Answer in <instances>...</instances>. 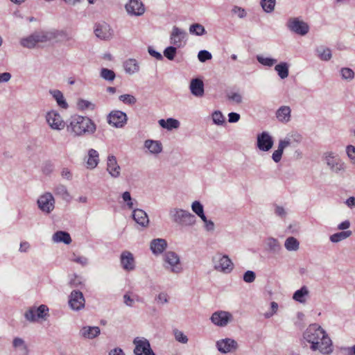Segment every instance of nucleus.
Returning a JSON list of instances; mask_svg holds the SVG:
<instances>
[{
  "label": "nucleus",
  "instance_id": "9b49d317",
  "mask_svg": "<svg viewBox=\"0 0 355 355\" xmlns=\"http://www.w3.org/2000/svg\"><path fill=\"white\" fill-rule=\"evenodd\" d=\"M46 121L51 128L55 130H61L64 129L65 126L62 118L60 114L55 110H51L46 113Z\"/></svg>",
  "mask_w": 355,
  "mask_h": 355
},
{
  "label": "nucleus",
  "instance_id": "79ce46f5",
  "mask_svg": "<svg viewBox=\"0 0 355 355\" xmlns=\"http://www.w3.org/2000/svg\"><path fill=\"white\" fill-rule=\"evenodd\" d=\"M340 73L343 80L351 81L354 78V71L348 67H343L340 69Z\"/></svg>",
  "mask_w": 355,
  "mask_h": 355
},
{
  "label": "nucleus",
  "instance_id": "1a4fd4ad",
  "mask_svg": "<svg viewBox=\"0 0 355 355\" xmlns=\"http://www.w3.org/2000/svg\"><path fill=\"white\" fill-rule=\"evenodd\" d=\"M210 320L216 326L224 327L233 320V315L228 311H217L212 313Z\"/></svg>",
  "mask_w": 355,
  "mask_h": 355
},
{
  "label": "nucleus",
  "instance_id": "69168bd1",
  "mask_svg": "<svg viewBox=\"0 0 355 355\" xmlns=\"http://www.w3.org/2000/svg\"><path fill=\"white\" fill-rule=\"evenodd\" d=\"M232 12L234 15H236L239 18H243L246 16L245 10L241 7L234 6L232 8Z\"/></svg>",
  "mask_w": 355,
  "mask_h": 355
},
{
  "label": "nucleus",
  "instance_id": "c85d7f7f",
  "mask_svg": "<svg viewBox=\"0 0 355 355\" xmlns=\"http://www.w3.org/2000/svg\"><path fill=\"white\" fill-rule=\"evenodd\" d=\"M144 146L149 150L150 153L153 155L159 154L163 149L162 144L159 141L153 139L146 140Z\"/></svg>",
  "mask_w": 355,
  "mask_h": 355
},
{
  "label": "nucleus",
  "instance_id": "4d7b16f0",
  "mask_svg": "<svg viewBox=\"0 0 355 355\" xmlns=\"http://www.w3.org/2000/svg\"><path fill=\"white\" fill-rule=\"evenodd\" d=\"M176 54V47L168 46L164 51V55L169 60H173Z\"/></svg>",
  "mask_w": 355,
  "mask_h": 355
},
{
  "label": "nucleus",
  "instance_id": "b1692460",
  "mask_svg": "<svg viewBox=\"0 0 355 355\" xmlns=\"http://www.w3.org/2000/svg\"><path fill=\"white\" fill-rule=\"evenodd\" d=\"M189 89L191 94L196 97H202L204 95V84L199 78L191 80Z\"/></svg>",
  "mask_w": 355,
  "mask_h": 355
},
{
  "label": "nucleus",
  "instance_id": "680f3d73",
  "mask_svg": "<svg viewBox=\"0 0 355 355\" xmlns=\"http://www.w3.org/2000/svg\"><path fill=\"white\" fill-rule=\"evenodd\" d=\"M201 219L204 222L205 230L207 232H214L215 229L214 222L211 220H208L205 216L202 217Z\"/></svg>",
  "mask_w": 355,
  "mask_h": 355
},
{
  "label": "nucleus",
  "instance_id": "7ed1b4c3",
  "mask_svg": "<svg viewBox=\"0 0 355 355\" xmlns=\"http://www.w3.org/2000/svg\"><path fill=\"white\" fill-rule=\"evenodd\" d=\"M168 216L171 220L180 226L190 227L196 224V216L188 210L178 207H173L169 209Z\"/></svg>",
  "mask_w": 355,
  "mask_h": 355
},
{
  "label": "nucleus",
  "instance_id": "de8ad7c7",
  "mask_svg": "<svg viewBox=\"0 0 355 355\" xmlns=\"http://www.w3.org/2000/svg\"><path fill=\"white\" fill-rule=\"evenodd\" d=\"M189 32L196 35H202L205 33V30L203 26L200 24H192L189 28Z\"/></svg>",
  "mask_w": 355,
  "mask_h": 355
},
{
  "label": "nucleus",
  "instance_id": "2eb2a0df",
  "mask_svg": "<svg viewBox=\"0 0 355 355\" xmlns=\"http://www.w3.org/2000/svg\"><path fill=\"white\" fill-rule=\"evenodd\" d=\"M273 139L267 132H263L257 135V146L261 151H268L273 146Z\"/></svg>",
  "mask_w": 355,
  "mask_h": 355
},
{
  "label": "nucleus",
  "instance_id": "bb28decb",
  "mask_svg": "<svg viewBox=\"0 0 355 355\" xmlns=\"http://www.w3.org/2000/svg\"><path fill=\"white\" fill-rule=\"evenodd\" d=\"M302 141V136L298 133H294L291 135H288L283 139L279 141L278 146L282 149L284 150L288 146H291L293 142L296 144L300 143Z\"/></svg>",
  "mask_w": 355,
  "mask_h": 355
},
{
  "label": "nucleus",
  "instance_id": "72a5a7b5",
  "mask_svg": "<svg viewBox=\"0 0 355 355\" xmlns=\"http://www.w3.org/2000/svg\"><path fill=\"white\" fill-rule=\"evenodd\" d=\"M309 295V291L306 286H303L300 289L297 290L293 295V299L300 303H305L306 297Z\"/></svg>",
  "mask_w": 355,
  "mask_h": 355
},
{
  "label": "nucleus",
  "instance_id": "a211bd4d",
  "mask_svg": "<svg viewBox=\"0 0 355 355\" xmlns=\"http://www.w3.org/2000/svg\"><path fill=\"white\" fill-rule=\"evenodd\" d=\"M216 347L220 352L226 354L236 350L238 344L236 340L227 338L218 340Z\"/></svg>",
  "mask_w": 355,
  "mask_h": 355
},
{
  "label": "nucleus",
  "instance_id": "a19ab883",
  "mask_svg": "<svg viewBox=\"0 0 355 355\" xmlns=\"http://www.w3.org/2000/svg\"><path fill=\"white\" fill-rule=\"evenodd\" d=\"M20 44L28 49H33L37 45L33 34L28 37L21 38L20 40Z\"/></svg>",
  "mask_w": 355,
  "mask_h": 355
},
{
  "label": "nucleus",
  "instance_id": "e433bc0d",
  "mask_svg": "<svg viewBox=\"0 0 355 355\" xmlns=\"http://www.w3.org/2000/svg\"><path fill=\"white\" fill-rule=\"evenodd\" d=\"M289 65L287 62H280L278 64H276L275 67V70L277 71L278 76L282 79H285L288 76L289 74Z\"/></svg>",
  "mask_w": 355,
  "mask_h": 355
},
{
  "label": "nucleus",
  "instance_id": "6e6d98bb",
  "mask_svg": "<svg viewBox=\"0 0 355 355\" xmlns=\"http://www.w3.org/2000/svg\"><path fill=\"white\" fill-rule=\"evenodd\" d=\"M211 53L208 51L202 50L198 52V58L201 62H205L207 60H211Z\"/></svg>",
  "mask_w": 355,
  "mask_h": 355
},
{
  "label": "nucleus",
  "instance_id": "a18cd8bd",
  "mask_svg": "<svg viewBox=\"0 0 355 355\" xmlns=\"http://www.w3.org/2000/svg\"><path fill=\"white\" fill-rule=\"evenodd\" d=\"M319 58L322 60L327 61L331 58V50L328 48L321 47L317 50Z\"/></svg>",
  "mask_w": 355,
  "mask_h": 355
},
{
  "label": "nucleus",
  "instance_id": "7c9ffc66",
  "mask_svg": "<svg viewBox=\"0 0 355 355\" xmlns=\"http://www.w3.org/2000/svg\"><path fill=\"white\" fill-rule=\"evenodd\" d=\"M50 94L55 100L58 105L62 108L67 109L68 107V103H67L62 92L58 89H51L49 91Z\"/></svg>",
  "mask_w": 355,
  "mask_h": 355
},
{
  "label": "nucleus",
  "instance_id": "603ef678",
  "mask_svg": "<svg viewBox=\"0 0 355 355\" xmlns=\"http://www.w3.org/2000/svg\"><path fill=\"white\" fill-rule=\"evenodd\" d=\"M227 98L237 104H240L243 101V96L239 92H230L227 95Z\"/></svg>",
  "mask_w": 355,
  "mask_h": 355
},
{
  "label": "nucleus",
  "instance_id": "a878e982",
  "mask_svg": "<svg viewBox=\"0 0 355 355\" xmlns=\"http://www.w3.org/2000/svg\"><path fill=\"white\" fill-rule=\"evenodd\" d=\"M36 44L44 43L55 38V33L53 31H36L33 33Z\"/></svg>",
  "mask_w": 355,
  "mask_h": 355
},
{
  "label": "nucleus",
  "instance_id": "6e6552de",
  "mask_svg": "<svg viewBox=\"0 0 355 355\" xmlns=\"http://www.w3.org/2000/svg\"><path fill=\"white\" fill-rule=\"evenodd\" d=\"M37 205L42 211L50 214L55 208L54 197L51 193L46 192L39 197Z\"/></svg>",
  "mask_w": 355,
  "mask_h": 355
},
{
  "label": "nucleus",
  "instance_id": "6ab92c4d",
  "mask_svg": "<svg viewBox=\"0 0 355 355\" xmlns=\"http://www.w3.org/2000/svg\"><path fill=\"white\" fill-rule=\"evenodd\" d=\"M120 263L123 269L126 271H132L135 268V257L130 251L125 250L121 252Z\"/></svg>",
  "mask_w": 355,
  "mask_h": 355
},
{
  "label": "nucleus",
  "instance_id": "e2e57ef3",
  "mask_svg": "<svg viewBox=\"0 0 355 355\" xmlns=\"http://www.w3.org/2000/svg\"><path fill=\"white\" fill-rule=\"evenodd\" d=\"M54 33H55V37H60L64 41H69L73 38L72 35L67 31H60Z\"/></svg>",
  "mask_w": 355,
  "mask_h": 355
},
{
  "label": "nucleus",
  "instance_id": "393cba45",
  "mask_svg": "<svg viewBox=\"0 0 355 355\" xmlns=\"http://www.w3.org/2000/svg\"><path fill=\"white\" fill-rule=\"evenodd\" d=\"M132 218L141 227H147L148 225V216L147 214L142 209H134L132 212Z\"/></svg>",
  "mask_w": 355,
  "mask_h": 355
},
{
  "label": "nucleus",
  "instance_id": "09e8293b",
  "mask_svg": "<svg viewBox=\"0 0 355 355\" xmlns=\"http://www.w3.org/2000/svg\"><path fill=\"white\" fill-rule=\"evenodd\" d=\"M119 98L123 103L129 105H135L137 102V98L131 94H122L119 96Z\"/></svg>",
  "mask_w": 355,
  "mask_h": 355
},
{
  "label": "nucleus",
  "instance_id": "c03bdc74",
  "mask_svg": "<svg viewBox=\"0 0 355 355\" xmlns=\"http://www.w3.org/2000/svg\"><path fill=\"white\" fill-rule=\"evenodd\" d=\"M100 75L102 78L107 81L114 80L116 76L115 73L112 70L107 68L101 69Z\"/></svg>",
  "mask_w": 355,
  "mask_h": 355
},
{
  "label": "nucleus",
  "instance_id": "20e7f679",
  "mask_svg": "<svg viewBox=\"0 0 355 355\" xmlns=\"http://www.w3.org/2000/svg\"><path fill=\"white\" fill-rule=\"evenodd\" d=\"M164 267L173 273L178 274L182 271L180 257L173 251L164 254Z\"/></svg>",
  "mask_w": 355,
  "mask_h": 355
},
{
  "label": "nucleus",
  "instance_id": "49530a36",
  "mask_svg": "<svg viewBox=\"0 0 355 355\" xmlns=\"http://www.w3.org/2000/svg\"><path fill=\"white\" fill-rule=\"evenodd\" d=\"M192 211L200 218L204 217V209L202 205L199 201H194L191 205Z\"/></svg>",
  "mask_w": 355,
  "mask_h": 355
},
{
  "label": "nucleus",
  "instance_id": "8fccbe9b",
  "mask_svg": "<svg viewBox=\"0 0 355 355\" xmlns=\"http://www.w3.org/2000/svg\"><path fill=\"white\" fill-rule=\"evenodd\" d=\"M174 336L175 340L182 344H187L188 343L187 336L181 331L178 329H175L173 331Z\"/></svg>",
  "mask_w": 355,
  "mask_h": 355
},
{
  "label": "nucleus",
  "instance_id": "4c0bfd02",
  "mask_svg": "<svg viewBox=\"0 0 355 355\" xmlns=\"http://www.w3.org/2000/svg\"><path fill=\"white\" fill-rule=\"evenodd\" d=\"M54 193L60 196L62 199L64 200H69L70 198L69 193L66 187V186L63 184H58L53 188Z\"/></svg>",
  "mask_w": 355,
  "mask_h": 355
},
{
  "label": "nucleus",
  "instance_id": "412c9836",
  "mask_svg": "<svg viewBox=\"0 0 355 355\" xmlns=\"http://www.w3.org/2000/svg\"><path fill=\"white\" fill-rule=\"evenodd\" d=\"M86 166L88 169H94L99 164V153L97 150L90 148L87 151V155L85 157Z\"/></svg>",
  "mask_w": 355,
  "mask_h": 355
},
{
  "label": "nucleus",
  "instance_id": "f257e3e1",
  "mask_svg": "<svg viewBox=\"0 0 355 355\" xmlns=\"http://www.w3.org/2000/svg\"><path fill=\"white\" fill-rule=\"evenodd\" d=\"M304 339L311 344L310 349L324 355L333 352V343L326 331L319 324H310L303 333Z\"/></svg>",
  "mask_w": 355,
  "mask_h": 355
},
{
  "label": "nucleus",
  "instance_id": "473e14b6",
  "mask_svg": "<svg viewBox=\"0 0 355 355\" xmlns=\"http://www.w3.org/2000/svg\"><path fill=\"white\" fill-rule=\"evenodd\" d=\"M159 125L168 130H171L173 129H178L180 127V121L177 119L173 118H168L166 120L160 119L158 121Z\"/></svg>",
  "mask_w": 355,
  "mask_h": 355
},
{
  "label": "nucleus",
  "instance_id": "ddd939ff",
  "mask_svg": "<svg viewBox=\"0 0 355 355\" xmlns=\"http://www.w3.org/2000/svg\"><path fill=\"white\" fill-rule=\"evenodd\" d=\"M85 300L82 292L73 291L69 297V306L73 311H80L85 307Z\"/></svg>",
  "mask_w": 355,
  "mask_h": 355
},
{
  "label": "nucleus",
  "instance_id": "4468645a",
  "mask_svg": "<svg viewBox=\"0 0 355 355\" xmlns=\"http://www.w3.org/2000/svg\"><path fill=\"white\" fill-rule=\"evenodd\" d=\"M288 28L293 32L300 35H305L309 32V26L298 18H291L287 22Z\"/></svg>",
  "mask_w": 355,
  "mask_h": 355
},
{
  "label": "nucleus",
  "instance_id": "3c124183",
  "mask_svg": "<svg viewBox=\"0 0 355 355\" xmlns=\"http://www.w3.org/2000/svg\"><path fill=\"white\" fill-rule=\"evenodd\" d=\"M78 107L81 110H93L95 108V105L92 103V102L84 100V99H80L78 100L77 103Z\"/></svg>",
  "mask_w": 355,
  "mask_h": 355
},
{
  "label": "nucleus",
  "instance_id": "dca6fc26",
  "mask_svg": "<svg viewBox=\"0 0 355 355\" xmlns=\"http://www.w3.org/2000/svg\"><path fill=\"white\" fill-rule=\"evenodd\" d=\"M113 33V30L111 28L110 26L105 22L96 24L94 29L96 36L104 40L112 38Z\"/></svg>",
  "mask_w": 355,
  "mask_h": 355
},
{
  "label": "nucleus",
  "instance_id": "0e129e2a",
  "mask_svg": "<svg viewBox=\"0 0 355 355\" xmlns=\"http://www.w3.org/2000/svg\"><path fill=\"white\" fill-rule=\"evenodd\" d=\"M346 153L349 159L355 162V146L353 145L347 146Z\"/></svg>",
  "mask_w": 355,
  "mask_h": 355
},
{
  "label": "nucleus",
  "instance_id": "bf43d9fd",
  "mask_svg": "<svg viewBox=\"0 0 355 355\" xmlns=\"http://www.w3.org/2000/svg\"><path fill=\"white\" fill-rule=\"evenodd\" d=\"M255 272L252 270L246 271L243 275V281L246 283H252L255 280Z\"/></svg>",
  "mask_w": 355,
  "mask_h": 355
},
{
  "label": "nucleus",
  "instance_id": "2f4dec72",
  "mask_svg": "<svg viewBox=\"0 0 355 355\" xmlns=\"http://www.w3.org/2000/svg\"><path fill=\"white\" fill-rule=\"evenodd\" d=\"M52 240L55 243H64V244H70L71 239L70 234L64 231L56 232L52 237Z\"/></svg>",
  "mask_w": 355,
  "mask_h": 355
},
{
  "label": "nucleus",
  "instance_id": "ea45409f",
  "mask_svg": "<svg viewBox=\"0 0 355 355\" xmlns=\"http://www.w3.org/2000/svg\"><path fill=\"white\" fill-rule=\"evenodd\" d=\"M284 246L288 251H297L300 248V243L295 237L289 236L286 239Z\"/></svg>",
  "mask_w": 355,
  "mask_h": 355
},
{
  "label": "nucleus",
  "instance_id": "58836bf2",
  "mask_svg": "<svg viewBox=\"0 0 355 355\" xmlns=\"http://www.w3.org/2000/svg\"><path fill=\"white\" fill-rule=\"evenodd\" d=\"M352 234L350 230L343 231L331 235L329 239L332 243H338L349 238Z\"/></svg>",
  "mask_w": 355,
  "mask_h": 355
},
{
  "label": "nucleus",
  "instance_id": "864d4df0",
  "mask_svg": "<svg viewBox=\"0 0 355 355\" xmlns=\"http://www.w3.org/2000/svg\"><path fill=\"white\" fill-rule=\"evenodd\" d=\"M212 119L216 125H223L225 121L224 116L220 111H215L212 114Z\"/></svg>",
  "mask_w": 355,
  "mask_h": 355
},
{
  "label": "nucleus",
  "instance_id": "5fc2aeb1",
  "mask_svg": "<svg viewBox=\"0 0 355 355\" xmlns=\"http://www.w3.org/2000/svg\"><path fill=\"white\" fill-rule=\"evenodd\" d=\"M275 2L276 1H260V4L265 12H271L275 8Z\"/></svg>",
  "mask_w": 355,
  "mask_h": 355
},
{
  "label": "nucleus",
  "instance_id": "338daca9",
  "mask_svg": "<svg viewBox=\"0 0 355 355\" xmlns=\"http://www.w3.org/2000/svg\"><path fill=\"white\" fill-rule=\"evenodd\" d=\"M83 284L82 278L77 275H74L73 278L71 279L69 282V284L71 287H78Z\"/></svg>",
  "mask_w": 355,
  "mask_h": 355
},
{
  "label": "nucleus",
  "instance_id": "9d476101",
  "mask_svg": "<svg viewBox=\"0 0 355 355\" xmlns=\"http://www.w3.org/2000/svg\"><path fill=\"white\" fill-rule=\"evenodd\" d=\"M133 344L135 345L134 349L135 355H155L146 338L137 337L134 339Z\"/></svg>",
  "mask_w": 355,
  "mask_h": 355
},
{
  "label": "nucleus",
  "instance_id": "cd10ccee",
  "mask_svg": "<svg viewBox=\"0 0 355 355\" xmlns=\"http://www.w3.org/2000/svg\"><path fill=\"white\" fill-rule=\"evenodd\" d=\"M167 247V242L163 239H155L150 242V249L153 254H159Z\"/></svg>",
  "mask_w": 355,
  "mask_h": 355
},
{
  "label": "nucleus",
  "instance_id": "13d9d810",
  "mask_svg": "<svg viewBox=\"0 0 355 355\" xmlns=\"http://www.w3.org/2000/svg\"><path fill=\"white\" fill-rule=\"evenodd\" d=\"M71 261L80 264L83 266H85L88 263V259L85 257L77 256L73 254Z\"/></svg>",
  "mask_w": 355,
  "mask_h": 355
},
{
  "label": "nucleus",
  "instance_id": "c756f323",
  "mask_svg": "<svg viewBox=\"0 0 355 355\" xmlns=\"http://www.w3.org/2000/svg\"><path fill=\"white\" fill-rule=\"evenodd\" d=\"M100 328L98 327H84L80 331L82 337L92 339L100 334Z\"/></svg>",
  "mask_w": 355,
  "mask_h": 355
},
{
  "label": "nucleus",
  "instance_id": "37998d69",
  "mask_svg": "<svg viewBox=\"0 0 355 355\" xmlns=\"http://www.w3.org/2000/svg\"><path fill=\"white\" fill-rule=\"evenodd\" d=\"M257 61L262 65L272 67L277 63V60L271 58H266L261 55L257 56Z\"/></svg>",
  "mask_w": 355,
  "mask_h": 355
},
{
  "label": "nucleus",
  "instance_id": "f03ea898",
  "mask_svg": "<svg viewBox=\"0 0 355 355\" xmlns=\"http://www.w3.org/2000/svg\"><path fill=\"white\" fill-rule=\"evenodd\" d=\"M96 129L95 123L89 118L81 116L72 118L67 128V131L75 136L93 134Z\"/></svg>",
  "mask_w": 355,
  "mask_h": 355
},
{
  "label": "nucleus",
  "instance_id": "f3484780",
  "mask_svg": "<svg viewBox=\"0 0 355 355\" xmlns=\"http://www.w3.org/2000/svg\"><path fill=\"white\" fill-rule=\"evenodd\" d=\"M106 170L112 178H118L120 177L121 168L114 155H109L107 156Z\"/></svg>",
  "mask_w": 355,
  "mask_h": 355
},
{
  "label": "nucleus",
  "instance_id": "f8f14e48",
  "mask_svg": "<svg viewBox=\"0 0 355 355\" xmlns=\"http://www.w3.org/2000/svg\"><path fill=\"white\" fill-rule=\"evenodd\" d=\"M128 121L127 115L120 110L112 111L107 116V121L110 125L120 128L123 127Z\"/></svg>",
  "mask_w": 355,
  "mask_h": 355
},
{
  "label": "nucleus",
  "instance_id": "0eeeda50",
  "mask_svg": "<svg viewBox=\"0 0 355 355\" xmlns=\"http://www.w3.org/2000/svg\"><path fill=\"white\" fill-rule=\"evenodd\" d=\"M48 312L49 308L46 305L42 304L38 307H30L24 313V317L28 321L35 322L38 319H44Z\"/></svg>",
  "mask_w": 355,
  "mask_h": 355
},
{
  "label": "nucleus",
  "instance_id": "423d86ee",
  "mask_svg": "<svg viewBox=\"0 0 355 355\" xmlns=\"http://www.w3.org/2000/svg\"><path fill=\"white\" fill-rule=\"evenodd\" d=\"M324 157L327 165L331 171L336 173L345 171V164L337 154L333 152H327L324 154Z\"/></svg>",
  "mask_w": 355,
  "mask_h": 355
},
{
  "label": "nucleus",
  "instance_id": "f704fd0d",
  "mask_svg": "<svg viewBox=\"0 0 355 355\" xmlns=\"http://www.w3.org/2000/svg\"><path fill=\"white\" fill-rule=\"evenodd\" d=\"M266 250L272 253H278L281 249V245L277 239L272 237L268 238L266 241Z\"/></svg>",
  "mask_w": 355,
  "mask_h": 355
},
{
  "label": "nucleus",
  "instance_id": "052dcab7",
  "mask_svg": "<svg viewBox=\"0 0 355 355\" xmlns=\"http://www.w3.org/2000/svg\"><path fill=\"white\" fill-rule=\"evenodd\" d=\"M284 153V150L279 148L278 146L277 149L275 150L272 155V159L275 163H278L281 161L282 157Z\"/></svg>",
  "mask_w": 355,
  "mask_h": 355
},
{
  "label": "nucleus",
  "instance_id": "c9c22d12",
  "mask_svg": "<svg viewBox=\"0 0 355 355\" xmlns=\"http://www.w3.org/2000/svg\"><path fill=\"white\" fill-rule=\"evenodd\" d=\"M124 69L126 73L134 74L139 71V65L136 60L128 59L124 62Z\"/></svg>",
  "mask_w": 355,
  "mask_h": 355
},
{
  "label": "nucleus",
  "instance_id": "774afa93",
  "mask_svg": "<svg viewBox=\"0 0 355 355\" xmlns=\"http://www.w3.org/2000/svg\"><path fill=\"white\" fill-rule=\"evenodd\" d=\"M12 345L14 347H23L26 349V345H25L24 340L21 338H15L12 341Z\"/></svg>",
  "mask_w": 355,
  "mask_h": 355
},
{
  "label": "nucleus",
  "instance_id": "aec40b11",
  "mask_svg": "<svg viewBox=\"0 0 355 355\" xmlns=\"http://www.w3.org/2000/svg\"><path fill=\"white\" fill-rule=\"evenodd\" d=\"M125 8L130 15L140 16L145 12V7L142 1H128Z\"/></svg>",
  "mask_w": 355,
  "mask_h": 355
},
{
  "label": "nucleus",
  "instance_id": "5701e85b",
  "mask_svg": "<svg viewBox=\"0 0 355 355\" xmlns=\"http://www.w3.org/2000/svg\"><path fill=\"white\" fill-rule=\"evenodd\" d=\"M277 120L283 123H286L291 121V109L289 106H281L275 113Z\"/></svg>",
  "mask_w": 355,
  "mask_h": 355
},
{
  "label": "nucleus",
  "instance_id": "39448f33",
  "mask_svg": "<svg viewBox=\"0 0 355 355\" xmlns=\"http://www.w3.org/2000/svg\"><path fill=\"white\" fill-rule=\"evenodd\" d=\"M212 262L215 270L230 273L234 268V263L227 255L217 254L212 257Z\"/></svg>",
  "mask_w": 355,
  "mask_h": 355
},
{
  "label": "nucleus",
  "instance_id": "4be33fe9",
  "mask_svg": "<svg viewBox=\"0 0 355 355\" xmlns=\"http://www.w3.org/2000/svg\"><path fill=\"white\" fill-rule=\"evenodd\" d=\"M187 33L184 31L174 26L171 34V43L177 47H180Z\"/></svg>",
  "mask_w": 355,
  "mask_h": 355
}]
</instances>
